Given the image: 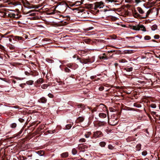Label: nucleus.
Listing matches in <instances>:
<instances>
[{"label":"nucleus","instance_id":"1","mask_svg":"<svg viewBox=\"0 0 160 160\" xmlns=\"http://www.w3.org/2000/svg\"><path fill=\"white\" fill-rule=\"evenodd\" d=\"M151 12V10L150 9L147 12L145 15H144L143 17H142L141 15L139 14L137 12L136 10L134 9V11H132L133 16L135 18L141 19H145L148 17Z\"/></svg>","mask_w":160,"mask_h":160},{"label":"nucleus","instance_id":"2","mask_svg":"<svg viewBox=\"0 0 160 160\" xmlns=\"http://www.w3.org/2000/svg\"><path fill=\"white\" fill-rule=\"evenodd\" d=\"M91 8H93L94 9L96 10L98 8H103V7L104 6V3L102 2H96L94 3V5L93 6V5L92 4H90L89 5Z\"/></svg>","mask_w":160,"mask_h":160},{"label":"nucleus","instance_id":"3","mask_svg":"<svg viewBox=\"0 0 160 160\" xmlns=\"http://www.w3.org/2000/svg\"><path fill=\"white\" fill-rule=\"evenodd\" d=\"M132 29L138 31L140 30L143 32L146 31L145 27L142 25L138 24L136 26H133Z\"/></svg>","mask_w":160,"mask_h":160},{"label":"nucleus","instance_id":"4","mask_svg":"<svg viewBox=\"0 0 160 160\" xmlns=\"http://www.w3.org/2000/svg\"><path fill=\"white\" fill-rule=\"evenodd\" d=\"M94 126L96 127H100L104 126L106 124V122L104 121H94L93 122Z\"/></svg>","mask_w":160,"mask_h":160},{"label":"nucleus","instance_id":"5","mask_svg":"<svg viewBox=\"0 0 160 160\" xmlns=\"http://www.w3.org/2000/svg\"><path fill=\"white\" fill-rule=\"evenodd\" d=\"M94 137L95 138H98L102 136V133L100 131H97L94 132L93 134Z\"/></svg>","mask_w":160,"mask_h":160},{"label":"nucleus","instance_id":"6","mask_svg":"<svg viewBox=\"0 0 160 160\" xmlns=\"http://www.w3.org/2000/svg\"><path fill=\"white\" fill-rule=\"evenodd\" d=\"M77 59L79 60L81 63L82 64H87L89 63L88 60V59L82 58L81 59L78 57Z\"/></svg>","mask_w":160,"mask_h":160},{"label":"nucleus","instance_id":"7","mask_svg":"<svg viewBox=\"0 0 160 160\" xmlns=\"http://www.w3.org/2000/svg\"><path fill=\"white\" fill-rule=\"evenodd\" d=\"M47 99L44 97H42L38 100V102L40 103H45L47 102Z\"/></svg>","mask_w":160,"mask_h":160},{"label":"nucleus","instance_id":"8","mask_svg":"<svg viewBox=\"0 0 160 160\" xmlns=\"http://www.w3.org/2000/svg\"><path fill=\"white\" fill-rule=\"evenodd\" d=\"M79 149L81 148V149L83 151L85 150V148H88L87 146H86V145H84L82 144H79Z\"/></svg>","mask_w":160,"mask_h":160},{"label":"nucleus","instance_id":"9","mask_svg":"<svg viewBox=\"0 0 160 160\" xmlns=\"http://www.w3.org/2000/svg\"><path fill=\"white\" fill-rule=\"evenodd\" d=\"M8 16V18H14V17H15V14L13 13L12 12H9L8 14H7Z\"/></svg>","mask_w":160,"mask_h":160},{"label":"nucleus","instance_id":"10","mask_svg":"<svg viewBox=\"0 0 160 160\" xmlns=\"http://www.w3.org/2000/svg\"><path fill=\"white\" fill-rule=\"evenodd\" d=\"M137 10L140 14H142L144 13V11L140 7H138Z\"/></svg>","mask_w":160,"mask_h":160},{"label":"nucleus","instance_id":"11","mask_svg":"<svg viewBox=\"0 0 160 160\" xmlns=\"http://www.w3.org/2000/svg\"><path fill=\"white\" fill-rule=\"evenodd\" d=\"M103 56H99V58L101 60H107L108 59L107 57L105 56V53H103Z\"/></svg>","mask_w":160,"mask_h":160},{"label":"nucleus","instance_id":"12","mask_svg":"<svg viewBox=\"0 0 160 160\" xmlns=\"http://www.w3.org/2000/svg\"><path fill=\"white\" fill-rule=\"evenodd\" d=\"M99 116L101 118H104L106 117V114L104 113H100L99 114Z\"/></svg>","mask_w":160,"mask_h":160},{"label":"nucleus","instance_id":"13","mask_svg":"<svg viewBox=\"0 0 160 160\" xmlns=\"http://www.w3.org/2000/svg\"><path fill=\"white\" fill-rule=\"evenodd\" d=\"M84 119V118L82 117H79L77 119L78 122H82Z\"/></svg>","mask_w":160,"mask_h":160},{"label":"nucleus","instance_id":"14","mask_svg":"<svg viewBox=\"0 0 160 160\" xmlns=\"http://www.w3.org/2000/svg\"><path fill=\"white\" fill-rule=\"evenodd\" d=\"M61 157L63 158H65L68 157V152H65L61 154Z\"/></svg>","mask_w":160,"mask_h":160},{"label":"nucleus","instance_id":"15","mask_svg":"<svg viewBox=\"0 0 160 160\" xmlns=\"http://www.w3.org/2000/svg\"><path fill=\"white\" fill-rule=\"evenodd\" d=\"M23 131V129H22L19 132L14 135V137L19 136L20 134L22 133Z\"/></svg>","mask_w":160,"mask_h":160},{"label":"nucleus","instance_id":"16","mask_svg":"<svg viewBox=\"0 0 160 160\" xmlns=\"http://www.w3.org/2000/svg\"><path fill=\"white\" fill-rule=\"evenodd\" d=\"M40 156H42L44 153V151L42 150H40L36 152Z\"/></svg>","mask_w":160,"mask_h":160},{"label":"nucleus","instance_id":"17","mask_svg":"<svg viewBox=\"0 0 160 160\" xmlns=\"http://www.w3.org/2000/svg\"><path fill=\"white\" fill-rule=\"evenodd\" d=\"M88 60L89 63H92L94 62L95 58L94 57H93L91 58H88Z\"/></svg>","mask_w":160,"mask_h":160},{"label":"nucleus","instance_id":"18","mask_svg":"<svg viewBox=\"0 0 160 160\" xmlns=\"http://www.w3.org/2000/svg\"><path fill=\"white\" fill-rule=\"evenodd\" d=\"M66 66L70 68L74 69L75 68H73V64L72 63H68L66 65Z\"/></svg>","mask_w":160,"mask_h":160},{"label":"nucleus","instance_id":"19","mask_svg":"<svg viewBox=\"0 0 160 160\" xmlns=\"http://www.w3.org/2000/svg\"><path fill=\"white\" fill-rule=\"evenodd\" d=\"M137 150L139 151L140 150L141 148V145L140 144H138L137 145L136 147Z\"/></svg>","mask_w":160,"mask_h":160},{"label":"nucleus","instance_id":"20","mask_svg":"<svg viewBox=\"0 0 160 160\" xmlns=\"http://www.w3.org/2000/svg\"><path fill=\"white\" fill-rule=\"evenodd\" d=\"M158 26L156 24H154L152 25L151 27V28L152 30L154 31L157 29Z\"/></svg>","mask_w":160,"mask_h":160},{"label":"nucleus","instance_id":"21","mask_svg":"<svg viewBox=\"0 0 160 160\" xmlns=\"http://www.w3.org/2000/svg\"><path fill=\"white\" fill-rule=\"evenodd\" d=\"M72 154L75 155L78 152L75 148H74L72 149Z\"/></svg>","mask_w":160,"mask_h":160},{"label":"nucleus","instance_id":"22","mask_svg":"<svg viewBox=\"0 0 160 160\" xmlns=\"http://www.w3.org/2000/svg\"><path fill=\"white\" fill-rule=\"evenodd\" d=\"M106 145V143L104 142H101L99 143V145L101 147H104Z\"/></svg>","mask_w":160,"mask_h":160},{"label":"nucleus","instance_id":"23","mask_svg":"<svg viewBox=\"0 0 160 160\" xmlns=\"http://www.w3.org/2000/svg\"><path fill=\"white\" fill-rule=\"evenodd\" d=\"M13 39H16V40H22L23 39V38L21 37L16 36H15Z\"/></svg>","mask_w":160,"mask_h":160},{"label":"nucleus","instance_id":"24","mask_svg":"<svg viewBox=\"0 0 160 160\" xmlns=\"http://www.w3.org/2000/svg\"><path fill=\"white\" fill-rule=\"evenodd\" d=\"M64 71L66 72H71V70L66 67L64 68Z\"/></svg>","mask_w":160,"mask_h":160},{"label":"nucleus","instance_id":"25","mask_svg":"<svg viewBox=\"0 0 160 160\" xmlns=\"http://www.w3.org/2000/svg\"><path fill=\"white\" fill-rule=\"evenodd\" d=\"M17 124L15 123H12L10 125V127L12 128H15L17 127Z\"/></svg>","mask_w":160,"mask_h":160},{"label":"nucleus","instance_id":"26","mask_svg":"<svg viewBox=\"0 0 160 160\" xmlns=\"http://www.w3.org/2000/svg\"><path fill=\"white\" fill-rule=\"evenodd\" d=\"M72 125L71 124H68L66 125V128L67 129H69L71 128L72 126Z\"/></svg>","mask_w":160,"mask_h":160},{"label":"nucleus","instance_id":"27","mask_svg":"<svg viewBox=\"0 0 160 160\" xmlns=\"http://www.w3.org/2000/svg\"><path fill=\"white\" fill-rule=\"evenodd\" d=\"M33 83V81L32 80H29L26 82L27 84L29 85H32Z\"/></svg>","mask_w":160,"mask_h":160},{"label":"nucleus","instance_id":"28","mask_svg":"<svg viewBox=\"0 0 160 160\" xmlns=\"http://www.w3.org/2000/svg\"><path fill=\"white\" fill-rule=\"evenodd\" d=\"M48 86L47 84H43L41 86V88L43 89H45L47 88Z\"/></svg>","mask_w":160,"mask_h":160},{"label":"nucleus","instance_id":"29","mask_svg":"<svg viewBox=\"0 0 160 160\" xmlns=\"http://www.w3.org/2000/svg\"><path fill=\"white\" fill-rule=\"evenodd\" d=\"M55 130H48L46 132L48 133H53L55 132Z\"/></svg>","mask_w":160,"mask_h":160},{"label":"nucleus","instance_id":"30","mask_svg":"<svg viewBox=\"0 0 160 160\" xmlns=\"http://www.w3.org/2000/svg\"><path fill=\"white\" fill-rule=\"evenodd\" d=\"M151 37L149 36H145L144 37V39L145 40H149L151 39Z\"/></svg>","mask_w":160,"mask_h":160},{"label":"nucleus","instance_id":"31","mask_svg":"<svg viewBox=\"0 0 160 160\" xmlns=\"http://www.w3.org/2000/svg\"><path fill=\"white\" fill-rule=\"evenodd\" d=\"M91 134V132H88L85 135V138H88L90 137V134Z\"/></svg>","mask_w":160,"mask_h":160},{"label":"nucleus","instance_id":"32","mask_svg":"<svg viewBox=\"0 0 160 160\" xmlns=\"http://www.w3.org/2000/svg\"><path fill=\"white\" fill-rule=\"evenodd\" d=\"M9 48L11 50H14L15 49V47L12 45H10L9 46Z\"/></svg>","mask_w":160,"mask_h":160},{"label":"nucleus","instance_id":"33","mask_svg":"<svg viewBox=\"0 0 160 160\" xmlns=\"http://www.w3.org/2000/svg\"><path fill=\"white\" fill-rule=\"evenodd\" d=\"M126 71L128 72H130L132 70V68L130 67L125 69Z\"/></svg>","mask_w":160,"mask_h":160},{"label":"nucleus","instance_id":"34","mask_svg":"<svg viewBox=\"0 0 160 160\" xmlns=\"http://www.w3.org/2000/svg\"><path fill=\"white\" fill-rule=\"evenodd\" d=\"M77 107L78 108H81L82 109H83V108H84V105L82 104H78L77 105Z\"/></svg>","mask_w":160,"mask_h":160},{"label":"nucleus","instance_id":"35","mask_svg":"<svg viewBox=\"0 0 160 160\" xmlns=\"http://www.w3.org/2000/svg\"><path fill=\"white\" fill-rule=\"evenodd\" d=\"M86 141V139L85 138H81L79 140V142H84Z\"/></svg>","mask_w":160,"mask_h":160},{"label":"nucleus","instance_id":"36","mask_svg":"<svg viewBox=\"0 0 160 160\" xmlns=\"http://www.w3.org/2000/svg\"><path fill=\"white\" fill-rule=\"evenodd\" d=\"M9 12H4L3 14V16L4 17L7 18V17H8V15L7 14H8Z\"/></svg>","mask_w":160,"mask_h":160},{"label":"nucleus","instance_id":"37","mask_svg":"<svg viewBox=\"0 0 160 160\" xmlns=\"http://www.w3.org/2000/svg\"><path fill=\"white\" fill-rule=\"evenodd\" d=\"M108 148L109 149L112 150L113 149L114 147L111 144H109L108 145Z\"/></svg>","mask_w":160,"mask_h":160},{"label":"nucleus","instance_id":"38","mask_svg":"<svg viewBox=\"0 0 160 160\" xmlns=\"http://www.w3.org/2000/svg\"><path fill=\"white\" fill-rule=\"evenodd\" d=\"M147 154V151L146 150H144L142 152V155L143 156H146Z\"/></svg>","mask_w":160,"mask_h":160},{"label":"nucleus","instance_id":"39","mask_svg":"<svg viewBox=\"0 0 160 160\" xmlns=\"http://www.w3.org/2000/svg\"><path fill=\"white\" fill-rule=\"evenodd\" d=\"M151 107L153 108H155L156 107V105L155 104L152 103L150 104Z\"/></svg>","mask_w":160,"mask_h":160},{"label":"nucleus","instance_id":"40","mask_svg":"<svg viewBox=\"0 0 160 160\" xmlns=\"http://www.w3.org/2000/svg\"><path fill=\"white\" fill-rule=\"evenodd\" d=\"M42 82V78H39V79L37 81V82L38 83H40Z\"/></svg>","mask_w":160,"mask_h":160},{"label":"nucleus","instance_id":"41","mask_svg":"<svg viewBox=\"0 0 160 160\" xmlns=\"http://www.w3.org/2000/svg\"><path fill=\"white\" fill-rule=\"evenodd\" d=\"M18 121L21 123L25 121V120L24 119L21 118H19Z\"/></svg>","mask_w":160,"mask_h":160},{"label":"nucleus","instance_id":"42","mask_svg":"<svg viewBox=\"0 0 160 160\" xmlns=\"http://www.w3.org/2000/svg\"><path fill=\"white\" fill-rule=\"evenodd\" d=\"M118 52V51H115V50H111L110 51H108V53H113V52L117 53Z\"/></svg>","mask_w":160,"mask_h":160},{"label":"nucleus","instance_id":"43","mask_svg":"<svg viewBox=\"0 0 160 160\" xmlns=\"http://www.w3.org/2000/svg\"><path fill=\"white\" fill-rule=\"evenodd\" d=\"M154 38L155 39H158L159 38V36L158 35H155L154 36Z\"/></svg>","mask_w":160,"mask_h":160},{"label":"nucleus","instance_id":"44","mask_svg":"<svg viewBox=\"0 0 160 160\" xmlns=\"http://www.w3.org/2000/svg\"><path fill=\"white\" fill-rule=\"evenodd\" d=\"M48 96L50 98H52L54 97V96L51 93H49L48 94Z\"/></svg>","mask_w":160,"mask_h":160},{"label":"nucleus","instance_id":"45","mask_svg":"<svg viewBox=\"0 0 160 160\" xmlns=\"http://www.w3.org/2000/svg\"><path fill=\"white\" fill-rule=\"evenodd\" d=\"M97 77L96 75L95 76H92L90 77V79L92 80H93V79Z\"/></svg>","mask_w":160,"mask_h":160},{"label":"nucleus","instance_id":"46","mask_svg":"<svg viewBox=\"0 0 160 160\" xmlns=\"http://www.w3.org/2000/svg\"><path fill=\"white\" fill-rule=\"evenodd\" d=\"M19 15L17 14H15V17H14V18H15L16 19H18L20 17L18 16Z\"/></svg>","mask_w":160,"mask_h":160},{"label":"nucleus","instance_id":"47","mask_svg":"<svg viewBox=\"0 0 160 160\" xmlns=\"http://www.w3.org/2000/svg\"><path fill=\"white\" fill-rule=\"evenodd\" d=\"M97 41L98 42H105L104 40L101 39H98L97 40Z\"/></svg>","mask_w":160,"mask_h":160},{"label":"nucleus","instance_id":"48","mask_svg":"<svg viewBox=\"0 0 160 160\" xmlns=\"http://www.w3.org/2000/svg\"><path fill=\"white\" fill-rule=\"evenodd\" d=\"M54 14V12H48V13H47V14L48 15H52V14Z\"/></svg>","mask_w":160,"mask_h":160},{"label":"nucleus","instance_id":"49","mask_svg":"<svg viewBox=\"0 0 160 160\" xmlns=\"http://www.w3.org/2000/svg\"><path fill=\"white\" fill-rule=\"evenodd\" d=\"M25 75L28 76L30 75V74L28 71L25 72Z\"/></svg>","mask_w":160,"mask_h":160},{"label":"nucleus","instance_id":"50","mask_svg":"<svg viewBox=\"0 0 160 160\" xmlns=\"http://www.w3.org/2000/svg\"><path fill=\"white\" fill-rule=\"evenodd\" d=\"M135 2L137 3H138L141 2V0H135Z\"/></svg>","mask_w":160,"mask_h":160},{"label":"nucleus","instance_id":"51","mask_svg":"<svg viewBox=\"0 0 160 160\" xmlns=\"http://www.w3.org/2000/svg\"><path fill=\"white\" fill-rule=\"evenodd\" d=\"M22 160L26 159L27 158L26 157H25L24 156H22V157L21 158V160H22Z\"/></svg>","mask_w":160,"mask_h":160},{"label":"nucleus","instance_id":"52","mask_svg":"<svg viewBox=\"0 0 160 160\" xmlns=\"http://www.w3.org/2000/svg\"><path fill=\"white\" fill-rule=\"evenodd\" d=\"M92 112H94L96 111V108H94L93 109H92Z\"/></svg>","mask_w":160,"mask_h":160},{"label":"nucleus","instance_id":"53","mask_svg":"<svg viewBox=\"0 0 160 160\" xmlns=\"http://www.w3.org/2000/svg\"><path fill=\"white\" fill-rule=\"evenodd\" d=\"M156 112H155L153 111L151 112V114L152 115H157V114H156Z\"/></svg>","mask_w":160,"mask_h":160},{"label":"nucleus","instance_id":"54","mask_svg":"<svg viewBox=\"0 0 160 160\" xmlns=\"http://www.w3.org/2000/svg\"><path fill=\"white\" fill-rule=\"evenodd\" d=\"M93 28L92 27H89L87 29L88 30H89L91 29H92Z\"/></svg>","mask_w":160,"mask_h":160},{"label":"nucleus","instance_id":"55","mask_svg":"<svg viewBox=\"0 0 160 160\" xmlns=\"http://www.w3.org/2000/svg\"><path fill=\"white\" fill-rule=\"evenodd\" d=\"M156 116H157V117L158 118V119L159 120H160V115H156Z\"/></svg>","mask_w":160,"mask_h":160},{"label":"nucleus","instance_id":"56","mask_svg":"<svg viewBox=\"0 0 160 160\" xmlns=\"http://www.w3.org/2000/svg\"><path fill=\"white\" fill-rule=\"evenodd\" d=\"M14 108H19V107L18 106H14Z\"/></svg>","mask_w":160,"mask_h":160},{"label":"nucleus","instance_id":"57","mask_svg":"<svg viewBox=\"0 0 160 160\" xmlns=\"http://www.w3.org/2000/svg\"><path fill=\"white\" fill-rule=\"evenodd\" d=\"M26 83H22L20 84V86H21L22 85H26Z\"/></svg>","mask_w":160,"mask_h":160},{"label":"nucleus","instance_id":"58","mask_svg":"<svg viewBox=\"0 0 160 160\" xmlns=\"http://www.w3.org/2000/svg\"><path fill=\"white\" fill-rule=\"evenodd\" d=\"M0 45V48L2 49H3L4 48V47L2 46V45Z\"/></svg>","mask_w":160,"mask_h":160},{"label":"nucleus","instance_id":"59","mask_svg":"<svg viewBox=\"0 0 160 160\" xmlns=\"http://www.w3.org/2000/svg\"><path fill=\"white\" fill-rule=\"evenodd\" d=\"M43 40L44 41H48V39H47V38H44V39H43Z\"/></svg>","mask_w":160,"mask_h":160},{"label":"nucleus","instance_id":"60","mask_svg":"<svg viewBox=\"0 0 160 160\" xmlns=\"http://www.w3.org/2000/svg\"><path fill=\"white\" fill-rule=\"evenodd\" d=\"M152 41L153 42H157L155 40H154V39H152Z\"/></svg>","mask_w":160,"mask_h":160},{"label":"nucleus","instance_id":"61","mask_svg":"<svg viewBox=\"0 0 160 160\" xmlns=\"http://www.w3.org/2000/svg\"><path fill=\"white\" fill-rule=\"evenodd\" d=\"M77 57V55H74L73 56V58H76Z\"/></svg>","mask_w":160,"mask_h":160},{"label":"nucleus","instance_id":"62","mask_svg":"<svg viewBox=\"0 0 160 160\" xmlns=\"http://www.w3.org/2000/svg\"><path fill=\"white\" fill-rule=\"evenodd\" d=\"M35 13H32L30 15L31 16H34V15H35Z\"/></svg>","mask_w":160,"mask_h":160},{"label":"nucleus","instance_id":"63","mask_svg":"<svg viewBox=\"0 0 160 160\" xmlns=\"http://www.w3.org/2000/svg\"><path fill=\"white\" fill-rule=\"evenodd\" d=\"M12 82L14 83H15L16 82V81L14 80H13Z\"/></svg>","mask_w":160,"mask_h":160},{"label":"nucleus","instance_id":"64","mask_svg":"<svg viewBox=\"0 0 160 160\" xmlns=\"http://www.w3.org/2000/svg\"><path fill=\"white\" fill-rule=\"evenodd\" d=\"M49 61L51 62H53V60L52 59H50L49 60Z\"/></svg>","mask_w":160,"mask_h":160}]
</instances>
